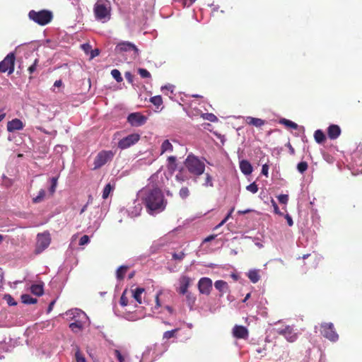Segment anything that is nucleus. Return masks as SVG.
Returning a JSON list of instances; mask_svg holds the SVG:
<instances>
[{"label":"nucleus","mask_w":362,"mask_h":362,"mask_svg":"<svg viewBox=\"0 0 362 362\" xmlns=\"http://www.w3.org/2000/svg\"><path fill=\"white\" fill-rule=\"evenodd\" d=\"M4 299L6 300L7 303L9 305H16V302L15 301V300L11 297V295H5L4 296Z\"/></svg>","instance_id":"55"},{"label":"nucleus","mask_w":362,"mask_h":362,"mask_svg":"<svg viewBox=\"0 0 362 362\" xmlns=\"http://www.w3.org/2000/svg\"><path fill=\"white\" fill-rule=\"evenodd\" d=\"M141 209H142V206H141V204L134 202V206L133 209H129L127 211L128 214L131 217L138 216L140 214Z\"/></svg>","instance_id":"28"},{"label":"nucleus","mask_w":362,"mask_h":362,"mask_svg":"<svg viewBox=\"0 0 362 362\" xmlns=\"http://www.w3.org/2000/svg\"><path fill=\"white\" fill-rule=\"evenodd\" d=\"M138 197L141 199L148 212L151 215L163 211L167 204V201L158 186L147 185L139 192Z\"/></svg>","instance_id":"1"},{"label":"nucleus","mask_w":362,"mask_h":362,"mask_svg":"<svg viewBox=\"0 0 362 362\" xmlns=\"http://www.w3.org/2000/svg\"><path fill=\"white\" fill-rule=\"evenodd\" d=\"M233 334L237 339H246L248 338L249 333L247 329L241 325H235L233 329Z\"/></svg>","instance_id":"17"},{"label":"nucleus","mask_w":362,"mask_h":362,"mask_svg":"<svg viewBox=\"0 0 362 362\" xmlns=\"http://www.w3.org/2000/svg\"><path fill=\"white\" fill-rule=\"evenodd\" d=\"M115 156V152L112 151H101L99 152L94 160V169L100 168L108 162H110Z\"/></svg>","instance_id":"7"},{"label":"nucleus","mask_w":362,"mask_h":362,"mask_svg":"<svg viewBox=\"0 0 362 362\" xmlns=\"http://www.w3.org/2000/svg\"><path fill=\"white\" fill-rule=\"evenodd\" d=\"M45 196V191L44 189H40L38 192V195L33 198V201L34 203L40 202Z\"/></svg>","instance_id":"44"},{"label":"nucleus","mask_w":362,"mask_h":362,"mask_svg":"<svg viewBox=\"0 0 362 362\" xmlns=\"http://www.w3.org/2000/svg\"><path fill=\"white\" fill-rule=\"evenodd\" d=\"M191 282V279L189 277L187 276H182L180 277L179 283H180V287H179V293L180 294L185 295L187 293V288L189 286Z\"/></svg>","instance_id":"19"},{"label":"nucleus","mask_w":362,"mask_h":362,"mask_svg":"<svg viewBox=\"0 0 362 362\" xmlns=\"http://www.w3.org/2000/svg\"><path fill=\"white\" fill-rule=\"evenodd\" d=\"M240 169L241 172L245 175H249L252 172V166L250 163L246 160H242L240 162Z\"/></svg>","instance_id":"22"},{"label":"nucleus","mask_w":362,"mask_h":362,"mask_svg":"<svg viewBox=\"0 0 362 362\" xmlns=\"http://www.w3.org/2000/svg\"><path fill=\"white\" fill-rule=\"evenodd\" d=\"M114 354L119 362H126V356L122 355L119 350L115 349Z\"/></svg>","instance_id":"50"},{"label":"nucleus","mask_w":362,"mask_h":362,"mask_svg":"<svg viewBox=\"0 0 362 362\" xmlns=\"http://www.w3.org/2000/svg\"><path fill=\"white\" fill-rule=\"evenodd\" d=\"M89 242H90L89 237L86 235H84L80 238L79 245H85L88 244Z\"/></svg>","instance_id":"56"},{"label":"nucleus","mask_w":362,"mask_h":362,"mask_svg":"<svg viewBox=\"0 0 362 362\" xmlns=\"http://www.w3.org/2000/svg\"><path fill=\"white\" fill-rule=\"evenodd\" d=\"M116 52L121 54L127 52L130 54L132 59H136L139 54V49L136 46L128 41H122L119 42L115 47Z\"/></svg>","instance_id":"5"},{"label":"nucleus","mask_w":362,"mask_h":362,"mask_svg":"<svg viewBox=\"0 0 362 362\" xmlns=\"http://www.w3.org/2000/svg\"><path fill=\"white\" fill-rule=\"evenodd\" d=\"M28 16L30 20L40 25H45L48 24L52 19V12L46 10L40 11H35L32 10L29 12Z\"/></svg>","instance_id":"4"},{"label":"nucleus","mask_w":362,"mask_h":362,"mask_svg":"<svg viewBox=\"0 0 362 362\" xmlns=\"http://www.w3.org/2000/svg\"><path fill=\"white\" fill-rule=\"evenodd\" d=\"M154 351L152 346L147 347L142 354L141 362H152L154 360Z\"/></svg>","instance_id":"20"},{"label":"nucleus","mask_w":362,"mask_h":362,"mask_svg":"<svg viewBox=\"0 0 362 362\" xmlns=\"http://www.w3.org/2000/svg\"><path fill=\"white\" fill-rule=\"evenodd\" d=\"M277 333L283 335L287 341L293 342L297 339V333L294 331L293 328L289 325L283 327H279L276 329Z\"/></svg>","instance_id":"13"},{"label":"nucleus","mask_w":362,"mask_h":362,"mask_svg":"<svg viewBox=\"0 0 362 362\" xmlns=\"http://www.w3.org/2000/svg\"><path fill=\"white\" fill-rule=\"evenodd\" d=\"M93 11L96 20L106 23L110 19L111 4L108 0H98Z\"/></svg>","instance_id":"3"},{"label":"nucleus","mask_w":362,"mask_h":362,"mask_svg":"<svg viewBox=\"0 0 362 362\" xmlns=\"http://www.w3.org/2000/svg\"><path fill=\"white\" fill-rule=\"evenodd\" d=\"M168 165L169 169H170L172 170H175V168L177 167L175 156H169L168 158Z\"/></svg>","instance_id":"39"},{"label":"nucleus","mask_w":362,"mask_h":362,"mask_svg":"<svg viewBox=\"0 0 362 362\" xmlns=\"http://www.w3.org/2000/svg\"><path fill=\"white\" fill-rule=\"evenodd\" d=\"M15 54L11 52L0 62V72L8 71V75L14 71Z\"/></svg>","instance_id":"10"},{"label":"nucleus","mask_w":362,"mask_h":362,"mask_svg":"<svg viewBox=\"0 0 362 362\" xmlns=\"http://www.w3.org/2000/svg\"><path fill=\"white\" fill-rule=\"evenodd\" d=\"M320 333L324 337L331 341H337L338 339V334L334 329L333 324L331 322L322 324L320 327Z\"/></svg>","instance_id":"8"},{"label":"nucleus","mask_w":362,"mask_h":362,"mask_svg":"<svg viewBox=\"0 0 362 362\" xmlns=\"http://www.w3.org/2000/svg\"><path fill=\"white\" fill-rule=\"evenodd\" d=\"M349 168L354 174L362 173V148H357L351 153V162L349 163Z\"/></svg>","instance_id":"6"},{"label":"nucleus","mask_w":362,"mask_h":362,"mask_svg":"<svg viewBox=\"0 0 362 362\" xmlns=\"http://www.w3.org/2000/svg\"><path fill=\"white\" fill-rule=\"evenodd\" d=\"M99 54V50L98 49L91 51L90 58L93 59Z\"/></svg>","instance_id":"64"},{"label":"nucleus","mask_w":362,"mask_h":362,"mask_svg":"<svg viewBox=\"0 0 362 362\" xmlns=\"http://www.w3.org/2000/svg\"><path fill=\"white\" fill-rule=\"evenodd\" d=\"M279 123L293 129H296L298 128V124L296 123L285 118L281 119Z\"/></svg>","instance_id":"33"},{"label":"nucleus","mask_w":362,"mask_h":362,"mask_svg":"<svg viewBox=\"0 0 362 362\" xmlns=\"http://www.w3.org/2000/svg\"><path fill=\"white\" fill-rule=\"evenodd\" d=\"M204 175H205L204 182L202 183V186H204L205 187H213L214 183H213V178H212L211 175L210 174H209L208 173H205Z\"/></svg>","instance_id":"35"},{"label":"nucleus","mask_w":362,"mask_h":362,"mask_svg":"<svg viewBox=\"0 0 362 362\" xmlns=\"http://www.w3.org/2000/svg\"><path fill=\"white\" fill-rule=\"evenodd\" d=\"M22 302L25 304H35L37 303V299L31 297L28 294H23L21 296Z\"/></svg>","instance_id":"32"},{"label":"nucleus","mask_w":362,"mask_h":362,"mask_svg":"<svg viewBox=\"0 0 362 362\" xmlns=\"http://www.w3.org/2000/svg\"><path fill=\"white\" fill-rule=\"evenodd\" d=\"M198 288L201 293L209 295L212 288V281L207 277H202L198 282Z\"/></svg>","instance_id":"14"},{"label":"nucleus","mask_w":362,"mask_h":362,"mask_svg":"<svg viewBox=\"0 0 362 362\" xmlns=\"http://www.w3.org/2000/svg\"><path fill=\"white\" fill-rule=\"evenodd\" d=\"M179 194L181 198L185 199L189 195V191L187 187H182L180 190Z\"/></svg>","instance_id":"52"},{"label":"nucleus","mask_w":362,"mask_h":362,"mask_svg":"<svg viewBox=\"0 0 362 362\" xmlns=\"http://www.w3.org/2000/svg\"><path fill=\"white\" fill-rule=\"evenodd\" d=\"M259 273V270L258 269H251L248 272L247 276L252 283L255 284L260 279Z\"/></svg>","instance_id":"27"},{"label":"nucleus","mask_w":362,"mask_h":362,"mask_svg":"<svg viewBox=\"0 0 362 362\" xmlns=\"http://www.w3.org/2000/svg\"><path fill=\"white\" fill-rule=\"evenodd\" d=\"M138 73L139 74V75L142 78H151L150 72L148 70L145 69H143V68L139 69H138Z\"/></svg>","instance_id":"53"},{"label":"nucleus","mask_w":362,"mask_h":362,"mask_svg":"<svg viewBox=\"0 0 362 362\" xmlns=\"http://www.w3.org/2000/svg\"><path fill=\"white\" fill-rule=\"evenodd\" d=\"M88 320V319H78L76 320H74V322L71 323L69 325V327L71 329L73 332H77L78 331L83 329V326L86 323V322Z\"/></svg>","instance_id":"21"},{"label":"nucleus","mask_w":362,"mask_h":362,"mask_svg":"<svg viewBox=\"0 0 362 362\" xmlns=\"http://www.w3.org/2000/svg\"><path fill=\"white\" fill-rule=\"evenodd\" d=\"M126 293H127V290H125L122 296H121V298H120V300H119V304L124 307V306H127L128 305V299L126 297Z\"/></svg>","instance_id":"51"},{"label":"nucleus","mask_w":362,"mask_h":362,"mask_svg":"<svg viewBox=\"0 0 362 362\" xmlns=\"http://www.w3.org/2000/svg\"><path fill=\"white\" fill-rule=\"evenodd\" d=\"M161 293H162V291H160L156 295V298H155L156 305L153 308V312L154 313H159L158 309L161 307V304H160V302L159 300V296H160V295Z\"/></svg>","instance_id":"38"},{"label":"nucleus","mask_w":362,"mask_h":362,"mask_svg":"<svg viewBox=\"0 0 362 362\" xmlns=\"http://www.w3.org/2000/svg\"><path fill=\"white\" fill-rule=\"evenodd\" d=\"M246 189L253 194H255L258 191V187L255 184V182H253L246 187Z\"/></svg>","instance_id":"54"},{"label":"nucleus","mask_w":362,"mask_h":362,"mask_svg":"<svg viewBox=\"0 0 362 362\" xmlns=\"http://www.w3.org/2000/svg\"><path fill=\"white\" fill-rule=\"evenodd\" d=\"M285 218L286 219L287 223L289 226H292L293 225V219L289 214H286L285 216Z\"/></svg>","instance_id":"63"},{"label":"nucleus","mask_w":362,"mask_h":362,"mask_svg":"<svg viewBox=\"0 0 362 362\" xmlns=\"http://www.w3.org/2000/svg\"><path fill=\"white\" fill-rule=\"evenodd\" d=\"M140 139V135L137 133L129 134L120 139L117 144L120 149H126L136 144Z\"/></svg>","instance_id":"11"},{"label":"nucleus","mask_w":362,"mask_h":362,"mask_svg":"<svg viewBox=\"0 0 362 362\" xmlns=\"http://www.w3.org/2000/svg\"><path fill=\"white\" fill-rule=\"evenodd\" d=\"M327 135L330 139H336L339 136V127L337 124H332L328 127Z\"/></svg>","instance_id":"23"},{"label":"nucleus","mask_w":362,"mask_h":362,"mask_svg":"<svg viewBox=\"0 0 362 362\" xmlns=\"http://www.w3.org/2000/svg\"><path fill=\"white\" fill-rule=\"evenodd\" d=\"M50 242L51 238L48 233L37 234L35 253L40 254L43 252L49 245Z\"/></svg>","instance_id":"9"},{"label":"nucleus","mask_w":362,"mask_h":362,"mask_svg":"<svg viewBox=\"0 0 362 362\" xmlns=\"http://www.w3.org/2000/svg\"><path fill=\"white\" fill-rule=\"evenodd\" d=\"M151 102L156 106L159 107L162 105L163 100L160 95L153 96L150 99Z\"/></svg>","instance_id":"43"},{"label":"nucleus","mask_w":362,"mask_h":362,"mask_svg":"<svg viewBox=\"0 0 362 362\" xmlns=\"http://www.w3.org/2000/svg\"><path fill=\"white\" fill-rule=\"evenodd\" d=\"M278 200L281 204H286L288 200V197L286 194H281L278 197Z\"/></svg>","instance_id":"57"},{"label":"nucleus","mask_w":362,"mask_h":362,"mask_svg":"<svg viewBox=\"0 0 362 362\" xmlns=\"http://www.w3.org/2000/svg\"><path fill=\"white\" fill-rule=\"evenodd\" d=\"M315 140L317 143L321 144L325 139V135L320 129H317L314 134Z\"/></svg>","instance_id":"31"},{"label":"nucleus","mask_w":362,"mask_h":362,"mask_svg":"<svg viewBox=\"0 0 362 362\" xmlns=\"http://www.w3.org/2000/svg\"><path fill=\"white\" fill-rule=\"evenodd\" d=\"M113 189L114 187L110 183L107 184L103 191V198L104 199H107Z\"/></svg>","instance_id":"37"},{"label":"nucleus","mask_w":362,"mask_h":362,"mask_svg":"<svg viewBox=\"0 0 362 362\" xmlns=\"http://www.w3.org/2000/svg\"><path fill=\"white\" fill-rule=\"evenodd\" d=\"M269 168V167L267 164H264L262 168V174L268 177Z\"/></svg>","instance_id":"60"},{"label":"nucleus","mask_w":362,"mask_h":362,"mask_svg":"<svg viewBox=\"0 0 362 362\" xmlns=\"http://www.w3.org/2000/svg\"><path fill=\"white\" fill-rule=\"evenodd\" d=\"M31 292L36 296H40L44 293L43 283L39 284H33L30 287Z\"/></svg>","instance_id":"30"},{"label":"nucleus","mask_w":362,"mask_h":362,"mask_svg":"<svg viewBox=\"0 0 362 362\" xmlns=\"http://www.w3.org/2000/svg\"><path fill=\"white\" fill-rule=\"evenodd\" d=\"M146 120L147 117L139 112L131 113L127 117V122L132 127H141L146 122Z\"/></svg>","instance_id":"12"},{"label":"nucleus","mask_w":362,"mask_h":362,"mask_svg":"<svg viewBox=\"0 0 362 362\" xmlns=\"http://www.w3.org/2000/svg\"><path fill=\"white\" fill-rule=\"evenodd\" d=\"M111 75L116 80L117 82H122L123 80L121 74L118 69H112L111 71Z\"/></svg>","instance_id":"41"},{"label":"nucleus","mask_w":362,"mask_h":362,"mask_svg":"<svg viewBox=\"0 0 362 362\" xmlns=\"http://www.w3.org/2000/svg\"><path fill=\"white\" fill-rule=\"evenodd\" d=\"M127 268L128 267L126 266H121L117 269L116 272L117 279L121 280L124 278V276L127 272Z\"/></svg>","instance_id":"36"},{"label":"nucleus","mask_w":362,"mask_h":362,"mask_svg":"<svg viewBox=\"0 0 362 362\" xmlns=\"http://www.w3.org/2000/svg\"><path fill=\"white\" fill-rule=\"evenodd\" d=\"M145 290L143 288H136L134 290H132V296L134 300L139 304L142 303V295Z\"/></svg>","instance_id":"25"},{"label":"nucleus","mask_w":362,"mask_h":362,"mask_svg":"<svg viewBox=\"0 0 362 362\" xmlns=\"http://www.w3.org/2000/svg\"><path fill=\"white\" fill-rule=\"evenodd\" d=\"M174 86L171 84H168L164 86H162L161 90L163 93L165 95H168V92L173 93V92Z\"/></svg>","instance_id":"48"},{"label":"nucleus","mask_w":362,"mask_h":362,"mask_svg":"<svg viewBox=\"0 0 362 362\" xmlns=\"http://www.w3.org/2000/svg\"><path fill=\"white\" fill-rule=\"evenodd\" d=\"M202 117L204 119H206V120H209L211 122H218V118L217 117L212 114V113H204L202 115Z\"/></svg>","instance_id":"40"},{"label":"nucleus","mask_w":362,"mask_h":362,"mask_svg":"<svg viewBox=\"0 0 362 362\" xmlns=\"http://www.w3.org/2000/svg\"><path fill=\"white\" fill-rule=\"evenodd\" d=\"M233 211H234V208H232L229 211V212L228 213L226 216L225 218H223V219L221 221V223L216 226L215 229H217V228H220L221 226H222L228 220V218L231 216Z\"/></svg>","instance_id":"46"},{"label":"nucleus","mask_w":362,"mask_h":362,"mask_svg":"<svg viewBox=\"0 0 362 362\" xmlns=\"http://www.w3.org/2000/svg\"><path fill=\"white\" fill-rule=\"evenodd\" d=\"M123 317L129 321H136L141 318V317H138L136 315V314L130 313H124Z\"/></svg>","instance_id":"42"},{"label":"nucleus","mask_w":362,"mask_h":362,"mask_svg":"<svg viewBox=\"0 0 362 362\" xmlns=\"http://www.w3.org/2000/svg\"><path fill=\"white\" fill-rule=\"evenodd\" d=\"M177 331V329H175L167 331V332H164L163 339H169L170 338L174 337Z\"/></svg>","instance_id":"49"},{"label":"nucleus","mask_w":362,"mask_h":362,"mask_svg":"<svg viewBox=\"0 0 362 362\" xmlns=\"http://www.w3.org/2000/svg\"><path fill=\"white\" fill-rule=\"evenodd\" d=\"M68 320H76L81 319H88L86 314L80 309L74 308L66 311L64 314Z\"/></svg>","instance_id":"15"},{"label":"nucleus","mask_w":362,"mask_h":362,"mask_svg":"<svg viewBox=\"0 0 362 362\" xmlns=\"http://www.w3.org/2000/svg\"><path fill=\"white\" fill-rule=\"evenodd\" d=\"M24 127V124L19 119H13L7 123V130L13 132L17 130H21Z\"/></svg>","instance_id":"18"},{"label":"nucleus","mask_w":362,"mask_h":362,"mask_svg":"<svg viewBox=\"0 0 362 362\" xmlns=\"http://www.w3.org/2000/svg\"><path fill=\"white\" fill-rule=\"evenodd\" d=\"M185 165L187 170L194 176L193 180L197 182L198 177L204 173L205 164L197 156L192 153H189L185 160Z\"/></svg>","instance_id":"2"},{"label":"nucleus","mask_w":362,"mask_h":362,"mask_svg":"<svg viewBox=\"0 0 362 362\" xmlns=\"http://www.w3.org/2000/svg\"><path fill=\"white\" fill-rule=\"evenodd\" d=\"M185 257V253L182 252H178V253H173V257L174 259H176V260H182Z\"/></svg>","instance_id":"58"},{"label":"nucleus","mask_w":362,"mask_h":362,"mask_svg":"<svg viewBox=\"0 0 362 362\" xmlns=\"http://www.w3.org/2000/svg\"><path fill=\"white\" fill-rule=\"evenodd\" d=\"M175 178L179 182H184L185 180V177L182 173H177L175 176Z\"/></svg>","instance_id":"62"},{"label":"nucleus","mask_w":362,"mask_h":362,"mask_svg":"<svg viewBox=\"0 0 362 362\" xmlns=\"http://www.w3.org/2000/svg\"><path fill=\"white\" fill-rule=\"evenodd\" d=\"M186 296V301L190 309H192L193 305L196 301V297L191 293L185 294Z\"/></svg>","instance_id":"34"},{"label":"nucleus","mask_w":362,"mask_h":362,"mask_svg":"<svg viewBox=\"0 0 362 362\" xmlns=\"http://www.w3.org/2000/svg\"><path fill=\"white\" fill-rule=\"evenodd\" d=\"M245 121L248 124L253 125L257 127H260L265 124L264 120L252 117H247L245 118Z\"/></svg>","instance_id":"26"},{"label":"nucleus","mask_w":362,"mask_h":362,"mask_svg":"<svg viewBox=\"0 0 362 362\" xmlns=\"http://www.w3.org/2000/svg\"><path fill=\"white\" fill-rule=\"evenodd\" d=\"M75 357L76 362H86L85 357L81 354L78 348H76Z\"/></svg>","instance_id":"47"},{"label":"nucleus","mask_w":362,"mask_h":362,"mask_svg":"<svg viewBox=\"0 0 362 362\" xmlns=\"http://www.w3.org/2000/svg\"><path fill=\"white\" fill-rule=\"evenodd\" d=\"M214 286L218 291H219L221 293V296H222L225 293H226L228 291V285L227 282L222 280H218L215 281Z\"/></svg>","instance_id":"24"},{"label":"nucleus","mask_w":362,"mask_h":362,"mask_svg":"<svg viewBox=\"0 0 362 362\" xmlns=\"http://www.w3.org/2000/svg\"><path fill=\"white\" fill-rule=\"evenodd\" d=\"M173 150V146L169 140H165L160 146V153L163 154L165 153H171Z\"/></svg>","instance_id":"29"},{"label":"nucleus","mask_w":362,"mask_h":362,"mask_svg":"<svg viewBox=\"0 0 362 362\" xmlns=\"http://www.w3.org/2000/svg\"><path fill=\"white\" fill-rule=\"evenodd\" d=\"M37 63H38V59H36L34 61V63L28 68V71L30 74H32L36 70Z\"/></svg>","instance_id":"59"},{"label":"nucleus","mask_w":362,"mask_h":362,"mask_svg":"<svg viewBox=\"0 0 362 362\" xmlns=\"http://www.w3.org/2000/svg\"><path fill=\"white\" fill-rule=\"evenodd\" d=\"M324 158L325 160L329 163H332L334 161V158L329 154L324 155Z\"/></svg>","instance_id":"61"},{"label":"nucleus","mask_w":362,"mask_h":362,"mask_svg":"<svg viewBox=\"0 0 362 362\" xmlns=\"http://www.w3.org/2000/svg\"><path fill=\"white\" fill-rule=\"evenodd\" d=\"M168 243H169V238L168 236H163V237L159 238L158 240L154 241L152 243V245L150 247L151 252L153 254L157 252L162 247L167 245Z\"/></svg>","instance_id":"16"},{"label":"nucleus","mask_w":362,"mask_h":362,"mask_svg":"<svg viewBox=\"0 0 362 362\" xmlns=\"http://www.w3.org/2000/svg\"><path fill=\"white\" fill-rule=\"evenodd\" d=\"M297 169L299 173L303 174L308 169V163L305 161L300 162L297 165Z\"/></svg>","instance_id":"45"}]
</instances>
